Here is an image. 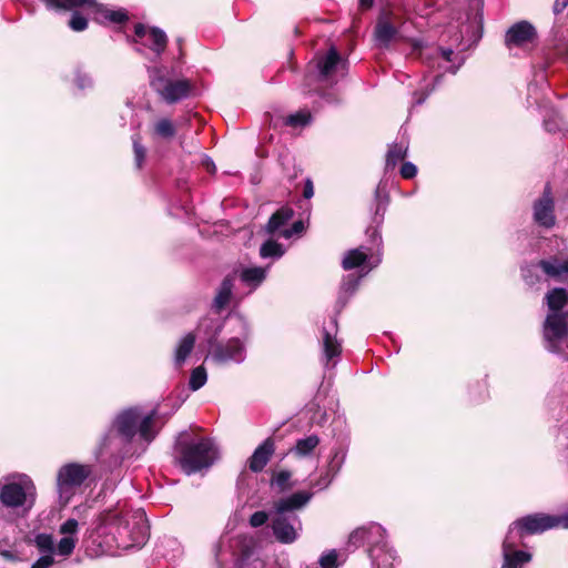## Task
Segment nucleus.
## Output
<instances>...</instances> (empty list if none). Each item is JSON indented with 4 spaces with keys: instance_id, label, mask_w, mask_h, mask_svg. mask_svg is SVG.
I'll list each match as a JSON object with an SVG mask.
<instances>
[{
    "instance_id": "1",
    "label": "nucleus",
    "mask_w": 568,
    "mask_h": 568,
    "mask_svg": "<svg viewBox=\"0 0 568 568\" xmlns=\"http://www.w3.org/2000/svg\"><path fill=\"white\" fill-rule=\"evenodd\" d=\"M155 416V410L144 414L139 407L122 410L113 420L111 429L103 437L98 457L102 459L110 454L112 464L118 466L125 455L121 446L130 444L135 435H139V439L145 445H149L158 434Z\"/></svg>"
},
{
    "instance_id": "2",
    "label": "nucleus",
    "mask_w": 568,
    "mask_h": 568,
    "mask_svg": "<svg viewBox=\"0 0 568 568\" xmlns=\"http://www.w3.org/2000/svg\"><path fill=\"white\" fill-rule=\"evenodd\" d=\"M99 520L100 532L111 536L119 548H140L149 538L148 519L141 508L121 513L109 510L101 514Z\"/></svg>"
},
{
    "instance_id": "3",
    "label": "nucleus",
    "mask_w": 568,
    "mask_h": 568,
    "mask_svg": "<svg viewBox=\"0 0 568 568\" xmlns=\"http://www.w3.org/2000/svg\"><path fill=\"white\" fill-rule=\"evenodd\" d=\"M229 322L233 323L234 332L239 336L230 338L226 343H216L214 341L222 331V324L217 320L205 318L200 325L199 329L205 326L207 329H213L212 335L209 338V345L211 347V357L219 364L225 363H243L246 357L245 342L250 336V326L247 321L241 315L229 316Z\"/></svg>"
},
{
    "instance_id": "4",
    "label": "nucleus",
    "mask_w": 568,
    "mask_h": 568,
    "mask_svg": "<svg viewBox=\"0 0 568 568\" xmlns=\"http://www.w3.org/2000/svg\"><path fill=\"white\" fill-rule=\"evenodd\" d=\"M312 497V493L296 491L274 503L272 530L280 542L292 544L298 538L302 523L295 511L307 505Z\"/></svg>"
},
{
    "instance_id": "5",
    "label": "nucleus",
    "mask_w": 568,
    "mask_h": 568,
    "mask_svg": "<svg viewBox=\"0 0 568 568\" xmlns=\"http://www.w3.org/2000/svg\"><path fill=\"white\" fill-rule=\"evenodd\" d=\"M567 302V291L562 287L552 288L546 294L549 312L544 323V339L551 353L562 354V345L568 347V312L562 311Z\"/></svg>"
},
{
    "instance_id": "6",
    "label": "nucleus",
    "mask_w": 568,
    "mask_h": 568,
    "mask_svg": "<svg viewBox=\"0 0 568 568\" xmlns=\"http://www.w3.org/2000/svg\"><path fill=\"white\" fill-rule=\"evenodd\" d=\"M217 458V448L207 437L190 438L189 433L179 435L175 443V460L186 475L210 468Z\"/></svg>"
},
{
    "instance_id": "7",
    "label": "nucleus",
    "mask_w": 568,
    "mask_h": 568,
    "mask_svg": "<svg viewBox=\"0 0 568 568\" xmlns=\"http://www.w3.org/2000/svg\"><path fill=\"white\" fill-rule=\"evenodd\" d=\"M354 547L367 544L372 565L376 568H394L397 559L395 551L388 547L385 529L379 524H371L354 530L348 538Z\"/></svg>"
},
{
    "instance_id": "8",
    "label": "nucleus",
    "mask_w": 568,
    "mask_h": 568,
    "mask_svg": "<svg viewBox=\"0 0 568 568\" xmlns=\"http://www.w3.org/2000/svg\"><path fill=\"white\" fill-rule=\"evenodd\" d=\"M150 84L166 102L175 103L189 97L191 83L186 79H172L166 67L148 68Z\"/></svg>"
},
{
    "instance_id": "9",
    "label": "nucleus",
    "mask_w": 568,
    "mask_h": 568,
    "mask_svg": "<svg viewBox=\"0 0 568 568\" xmlns=\"http://www.w3.org/2000/svg\"><path fill=\"white\" fill-rule=\"evenodd\" d=\"M36 500V486L26 475L8 480L0 488V501L7 508L29 510Z\"/></svg>"
},
{
    "instance_id": "10",
    "label": "nucleus",
    "mask_w": 568,
    "mask_h": 568,
    "mask_svg": "<svg viewBox=\"0 0 568 568\" xmlns=\"http://www.w3.org/2000/svg\"><path fill=\"white\" fill-rule=\"evenodd\" d=\"M92 468L89 465L70 463L63 465L57 474V491L62 506L69 504L77 489L89 478Z\"/></svg>"
},
{
    "instance_id": "11",
    "label": "nucleus",
    "mask_w": 568,
    "mask_h": 568,
    "mask_svg": "<svg viewBox=\"0 0 568 568\" xmlns=\"http://www.w3.org/2000/svg\"><path fill=\"white\" fill-rule=\"evenodd\" d=\"M135 51L150 60H156L165 50L168 37L165 32L155 27L138 23L134 27Z\"/></svg>"
},
{
    "instance_id": "12",
    "label": "nucleus",
    "mask_w": 568,
    "mask_h": 568,
    "mask_svg": "<svg viewBox=\"0 0 568 568\" xmlns=\"http://www.w3.org/2000/svg\"><path fill=\"white\" fill-rule=\"evenodd\" d=\"M372 241L377 246V253H373L372 248L361 246L358 248L349 250L345 253L342 260V266L344 270L349 271L361 267L364 271L363 275L369 273L373 268L377 267L382 262L379 246L382 244V236L377 229L372 232Z\"/></svg>"
},
{
    "instance_id": "13",
    "label": "nucleus",
    "mask_w": 568,
    "mask_h": 568,
    "mask_svg": "<svg viewBox=\"0 0 568 568\" xmlns=\"http://www.w3.org/2000/svg\"><path fill=\"white\" fill-rule=\"evenodd\" d=\"M525 535L517 520L509 526L503 541L504 561L501 568H519L530 561L531 555L529 552L516 549Z\"/></svg>"
},
{
    "instance_id": "14",
    "label": "nucleus",
    "mask_w": 568,
    "mask_h": 568,
    "mask_svg": "<svg viewBox=\"0 0 568 568\" xmlns=\"http://www.w3.org/2000/svg\"><path fill=\"white\" fill-rule=\"evenodd\" d=\"M517 523L526 535H535L559 526L568 528V514L562 516L534 514L518 519Z\"/></svg>"
},
{
    "instance_id": "15",
    "label": "nucleus",
    "mask_w": 568,
    "mask_h": 568,
    "mask_svg": "<svg viewBox=\"0 0 568 568\" xmlns=\"http://www.w3.org/2000/svg\"><path fill=\"white\" fill-rule=\"evenodd\" d=\"M337 320L332 317L321 333L322 362L327 367L332 363L335 366L342 353V343L337 338Z\"/></svg>"
},
{
    "instance_id": "16",
    "label": "nucleus",
    "mask_w": 568,
    "mask_h": 568,
    "mask_svg": "<svg viewBox=\"0 0 568 568\" xmlns=\"http://www.w3.org/2000/svg\"><path fill=\"white\" fill-rule=\"evenodd\" d=\"M538 266L546 277L557 282H568V258L552 255L538 261Z\"/></svg>"
},
{
    "instance_id": "17",
    "label": "nucleus",
    "mask_w": 568,
    "mask_h": 568,
    "mask_svg": "<svg viewBox=\"0 0 568 568\" xmlns=\"http://www.w3.org/2000/svg\"><path fill=\"white\" fill-rule=\"evenodd\" d=\"M536 38L535 28L527 21L515 23L506 33L505 42L508 47H520L532 42Z\"/></svg>"
},
{
    "instance_id": "18",
    "label": "nucleus",
    "mask_w": 568,
    "mask_h": 568,
    "mask_svg": "<svg viewBox=\"0 0 568 568\" xmlns=\"http://www.w3.org/2000/svg\"><path fill=\"white\" fill-rule=\"evenodd\" d=\"M275 452V443L273 438H266L261 445H258L253 452L252 456L247 460V466L253 473H260L270 462L271 457Z\"/></svg>"
},
{
    "instance_id": "19",
    "label": "nucleus",
    "mask_w": 568,
    "mask_h": 568,
    "mask_svg": "<svg viewBox=\"0 0 568 568\" xmlns=\"http://www.w3.org/2000/svg\"><path fill=\"white\" fill-rule=\"evenodd\" d=\"M535 221L546 227H550L555 223L554 202L548 187L545 190L542 197L534 205Z\"/></svg>"
},
{
    "instance_id": "20",
    "label": "nucleus",
    "mask_w": 568,
    "mask_h": 568,
    "mask_svg": "<svg viewBox=\"0 0 568 568\" xmlns=\"http://www.w3.org/2000/svg\"><path fill=\"white\" fill-rule=\"evenodd\" d=\"M316 67L322 80H327L339 67L344 68L345 63L342 61L337 50L332 47L324 55L317 58Z\"/></svg>"
},
{
    "instance_id": "21",
    "label": "nucleus",
    "mask_w": 568,
    "mask_h": 568,
    "mask_svg": "<svg viewBox=\"0 0 568 568\" xmlns=\"http://www.w3.org/2000/svg\"><path fill=\"white\" fill-rule=\"evenodd\" d=\"M397 28L390 22L388 16L378 18L375 27V40L384 48H387L393 39L397 36Z\"/></svg>"
},
{
    "instance_id": "22",
    "label": "nucleus",
    "mask_w": 568,
    "mask_h": 568,
    "mask_svg": "<svg viewBox=\"0 0 568 568\" xmlns=\"http://www.w3.org/2000/svg\"><path fill=\"white\" fill-rule=\"evenodd\" d=\"M268 267L251 266L242 268L240 273L241 282L251 290L257 288L266 278Z\"/></svg>"
},
{
    "instance_id": "23",
    "label": "nucleus",
    "mask_w": 568,
    "mask_h": 568,
    "mask_svg": "<svg viewBox=\"0 0 568 568\" xmlns=\"http://www.w3.org/2000/svg\"><path fill=\"white\" fill-rule=\"evenodd\" d=\"M234 286V277L227 275L221 283L216 296L213 300V308L216 312L223 310L231 301L232 291Z\"/></svg>"
},
{
    "instance_id": "24",
    "label": "nucleus",
    "mask_w": 568,
    "mask_h": 568,
    "mask_svg": "<svg viewBox=\"0 0 568 568\" xmlns=\"http://www.w3.org/2000/svg\"><path fill=\"white\" fill-rule=\"evenodd\" d=\"M92 9H94L95 12L94 19L99 22L122 23L128 20V14L124 10H111L97 2Z\"/></svg>"
},
{
    "instance_id": "25",
    "label": "nucleus",
    "mask_w": 568,
    "mask_h": 568,
    "mask_svg": "<svg viewBox=\"0 0 568 568\" xmlns=\"http://www.w3.org/2000/svg\"><path fill=\"white\" fill-rule=\"evenodd\" d=\"M195 344V335L193 333H187L184 335L181 341L179 342L175 355H174V363L178 367L182 366L184 362L186 361L187 356L191 354L192 349L194 348Z\"/></svg>"
},
{
    "instance_id": "26",
    "label": "nucleus",
    "mask_w": 568,
    "mask_h": 568,
    "mask_svg": "<svg viewBox=\"0 0 568 568\" xmlns=\"http://www.w3.org/2000/svg\"><path fill=\"white\" fill-rule=\"evenodd\" d=\"M320 437L315 434L308 435L304 438L296 440L294 447L291 449L298 457L310 456L314 449L320 445Z\"/></svg>"
},
{
    "instance_id": "27",
    "label": "nucleus",
    "mask_w": 568,
    "mask_h": 568,
    "mask_svg": "<svg viewBox=\"0 0 568 568\" xmlns=\"http://www.w3.org/2000/svg\"><path fill=\"white\" fill-rule=\"evenodd\" d=\"M293 217V210L290 207H281L268 220L266 232L274 234L280 231Z\"/></svg>"
},
{
    "instance_id": "28",
    "label": "nucleus",
    "mask_w": 568,
    "mask_h": 568,
    "mask_svg": "<svg viewBox=\"0 0 568 568\" xmlns=\"http://www.w3.org/2000/svg\"><path fill=\"white\" fill-rule=\"evenodd\" d=\"M408 145L405 142L394 143L386 155V170L394 169L407 154Z\"/></svg>"
},
{
    "instance_id": "29",
    "label": "nucleus",
    "mask_w": 568,
    "mask_h": 568,
    "mask_svg": "<svg viewBox=\"0 0 568 568\" xmlns=\"http://www.w3.org/2000/svg\"><path fill=\"white\" fill-rule=\"evenodd\" d=\"M78 544V537L74 536H63L57 546H54V554L61 556L63 558L69 557L75 549Z\"/></svg>"
},
{
    "instance_id": "30",
    "label": "nucleus",
    "mask_w": 568,
    "mask_h": 568,
    "mask_svg": "<svg viewBox=\"0 0 568 568\" xmlns=\"http://www.w3.org/2000/svg\"><path fill=\"white\" fill-rule=\"evenodd\" d=\"M292 473L283 469L275 473L271 479V486L278 489V491H286L292 488Z\"/></svg>"
},
{
    "instance_id": "31",
    "label": "nucleus",
    "mask_w": 568,
    "mask_h": 568,
    "mask_svg": "<svg viewBox=\"0 0 568 568\" xmlns=\"http://www.w3.org/2000/svg\"><path fill=\"white\" fill-rule=\"evenodd\" d=\"M260 255L263 258H280L284 255V250L280 243L268 240L262 244L260 248Z\"/></svg>"
},
{
    "instance_id": "32",
    "label": "nucleus",
    "mask_w": 568,
    "mask_h": 568,
    "mask_svg": "<svg viewBox=\"0 0 568 568\" xmlns=\"http://www.w3.org/2000/svg\"><path fill=\"white\" fill-rule=\"evenodd\" d=\"M34 545L40 554L54 555V540L49 534H38L34 537Z\"/></svg>"
},
{
    "instance_id": "33",
    "label": "nucleus",
    "mask_w": 568,
    "mask_h": 568,
    "mask_svg": "<svg viewBox=\"0 0 568 568\" xmlns=\"http://www.w3.org/2000/svg\"><path fill=\"white\" fill-rule=\"evenodd\" d=\"M154 133L155 135L169 140L174 136L175 134V126L173 122L170 119H160L154 124Z\"/></svg>"
},
{
    "instance_id": "34",
    "label": "nucleus",
    "mask_w": 568,
    "mask_h": 568,
    "mask_svg": "<svg viewBox=\"0 0 568 568\" xmlns=\"http://www.w3.org/2000/svg\"><path fill=\"white\" fill-rule=\"evenodd\" d=\"M207 374L203 366L195 367L190 376L189 386L192 390H197L205 385Z\"/></svg>"
},
{
    "instance_id": "35",
    "label": "nucleus",
    "mask_w": 568,
    "mask_h": 568,
    "mask_svg": "<svg viewBox=\"0 0 568 568\" xmlns=\"http://www.w3.org/2000/svg\"><path fill=\"white\" fill-rule=\"evenodd\" d=\"M311 122V113L306 110L298 111L285 119V124L292 128H303Z\"/></svg>"
},
{
    "instance_id": "36",
    "label": "nucleus",
    "mask_w": 568,
    "mask_h": 568,
    "mask_svg": "<svg viewBox=\"0 0 568 568\" xmlns=\"http://www.w3.org/2000/svg\"><path fill=\"white\" fill-rule=\"evenodd\" d=\"M264 564L258 558H255L252 552H245L237 558L236 568H263Z\"/></svg>"
},
{
    "instance_id": "37",
    "label": "nucleus",
    "mask_w": 568,
    "mask_h": 568,
    "mask_svg": "<svg viewBox=\"0 0 568 568\" xmlns=\"http://www.w3.org/2000/svg\"><path fill=\"white\" fill-rule=\"evenodd\" d=\"M132 142H133L135 165L138 169H141L142 164L145 160L146 151H145V148L141 144L139 135H134L132 138Z\"/></svg>"
},
{
    "instance_id": "38",
    "label": "nucleus",
    "mask_w": 568,
    "mask_h": 568,
    "mask_svg": "<svg viewBox=\"0 0 568 568\" xmlns=\"http://www.w3.org/2000/svg\"><path fill=\"white\" fill-rule=\"evenodd\" d=\"M361 277L362 276H355L353 274H349L346 277H344L341 287L342 292L352 295L359 285Z\"/></svg>"
},
{
    "instance_id": "39",
    "label": "nucleus",
    "mask_w": 568,
    "mask_h": 568,
    "mask_svg": "<svg viewBox=\"0 0 568 568\" xmlns=\"http://www.w3.org/2000/svg\"><path fill=\"white\" fill-rule=\"evenodd\" d=\"M337 551L335 549L324 552L318 560L321 568H336L337 567Z\"/></svg>"
},
{
    "instance_id": "40",
    "label": "nucleus",
    "mask_w": 568,
    "mask_h": 568,
    "mask_svg": "<svg viewBox=\"0 0 568 568\" xmlns=\"http://www.w3.org/2000/svg\"><path fill=\"white\" fill-rule=\"evenodd\" d=\"M79 524L75 519L70 518L65 520L59 528V532L63 536L78 537Z\"/></svg>"
},
{
    "instance_id": "41",
    "label": "nucleus",
    "mask_w": 568,
    "mask_h": 568,
    "mask_svg": "<svg viewBox=\"0 0 568 568\" xmlns=\"http://www.w3.org/2000/svg\"><path fill=\"white\" fill-rule=\"evenodd\" d=\"M345 457L346 453L343 449L335 450L329 462L328 468L332 469L334 474H337L345 462Z\"/></svg>"
},
{
    "instance_id": "42",
    "label": "nucleus",
    "mask_w": 568,
    "mask_h": 568,
    "mask_svg": "<svg viewBox=\"0 0 568 568\" xmlns=\"http://www.w3.org/2000/svg\"><path fill=\"white\" fill-rule=\"evenodd\" d=\"M60 3L61 6L59 9H73L80 7L92 8L95 6V0H60Z\"/></svg>"
},
{
    "instance_id": "43",
    "label": "nucleus",
    "mask_w": 568,
    "mask_h": 568,
    "mask_svg": "<svg viewBox=\"0 0 568 568\" xmlns=\"http://www.w3.org/2000/svg\"><path fill=\"white\" fill-rule=\"evenodd\" d=\"M537 270H540V267L538 266V262L536 264L528 265L521 270L523 277L527 284L534 285L539 281L538 276L535 274Z\"/></svg>"
},
{
    "instance_id": "44",
    "label": "nucleus",
    "mask_w": 568,
    "mask_h": 568,
    "mask_svg": "<svg viewBox=\"0 0 568 568\" xmlns=\"http://www.w3.org/2000/svg\"><path fill=\"white\" fill-rule=\"evenodd\" d=\"M336 474L332 469H327L324 474L320 476V478L313 484V487L317 488L318 490L327 488L331 483L333 481Z\"/></svg>"
},
{
    "instance_id": "45",
    "label": "nucleus",
    "mask_w": 568,
    "mask_h": 568,
    "mask_svg": "<svg viewBox=\"0 0 568 568\" xmlns=\"http://www.w3.org/2000/svg\"><path fill=\"white\" fill-rule=\"evenodd\" d=\"M69 27L74 31H83L88 27V20L80 13L75 12L69 21Z\"/></svg>"
},
{
    "instance_id": "46",
    "label": "nucleus",
    "mask_w": 568,
    "mask_h": 568,
    "mask_svg": "<svg viewBox=\"0 0 568 568\" xmlns=\"http://www.w3.org/2000/svg\"><path fill=\"white\" fill-rule=\"evenodd\" d=\"M268 520L266 511H255L250 518V525L254 528L261 527Z\"/></svg>"
},
{
    "instance_id": "47",
    "label": "nucleus",
    "mask_w": 568,
    "mask_h": 568,
    "mask_svg": "<svg viewBox=\"0 0 568 568\" xmlns=\"http://www.w3.org/2000/svg\"><path fill=\"white\" fill-rule=\"evenodd\" d=\"M304 231L303 221H296L290 229H285L281 232V236L284 239H291L294 234H300Z\"/></svg>"
},
{
    "instance_id": "48",
    "label": "nucleus",
    "mask_w": 568,
    "mask_h": 568,
    "mask_svg": "<svg viewBox=\"0 0 568 568\" xmlns=\"http://www.w3.org/2000/svg\"><path fill=\"white\" fill-rule=\"evenodd\" d=\"M54 564L53 555L41 554L40 558L31 566V568H50Z\"/></svg>"
},
{
    "instance_id": "49",
    "label": "nucleus",
    "mask_w": 568,
    "mask_h": 568,
    "mask_svg": "<svg viewBox=\"0 0 568 568\" xmlns=\"http://www.w3.org/2000/svg\"><path fill=\"white\" fill-rule=\"evenodd\" d=\"M92 79L91 77H89L88 74L85 73H82L80 71L77 72V75H75V84L79 89L83 90V89H87V88H91L92 87Z\"/></svg>"
},
{
    "instance_id": "50",
    "label": "nucleus",
    "mask_w": 568,
    "mask_h": 568,
    "mask_svg": "<svg viewBox=\"0 0 568 568\" xmlns=\"http://www.w3.org/2000/svg\"><path fill=\"white\" fill-rule=\"evenodd\" d=\"M417 174V168L412 162H404L400 168V175L404 179H413Z\"/></svg>"
},
{
    "instance_id": "51",
    "label": "nucleus",
    "mask_w": 568,
    "mask_h": 568,
    "mask_svg": "<svg viewBox=\"0 0 568 568\" xmlns=\"http://www.w3.org/2000/svg\"><path fill=\"white\" fill-rule=\"evenodd\" d=\"M454 55V51L449 48H437L434 50V57L436 59H443L446 62L452 61V57Z\"/></svg>"
},
{
    "instance_id": "52",
    "label": "nucleus",
    "mask_w": 568,
    "mask_h": 568,
    "mask_svg": "<svg viewBox=\"0 0 568 568\" xmlns=\"http://www.w3.org/2000/svg\"><path fill=\"white\" fill-rule=\"evenodd\" d=\"M568 6V0H555L552 11L556 16L560 14Z\"/></svg>"
},
{
    "instance_id": "53",
    "label": "nucleus",
    "mask_w": 568,
    "mask_h": 568,
    "mask_svg": "<svg viewBox=\"0 0 568 568\" xmlns=\"http://www.w3.org/2000/svg\"><path fill=\"white\" fill-rule=\"evenodd\" d=\"M314 195V186L311 179H307L304 184L303 196L311 199Z\"/></svg>"
},
{
    "instance_id": "54",
    "label": "nucleus",
    "mask_w": 568,
    "mask_h": 568,
    "mask_svg": "<svg viewBox=\"0 0 568 568\" xmlns=\"http://www.w3.org/2000/svg\"><path fill=\"white\" fill-rule=\"evenodd\" d=\"M43 2H45L47 7L49 9H59L61 3H60V0H42Z\"/></svg>"
},
{
    "instance_id": "55",
    "label": "nucleus",
    "mask_w": 568,
    "mask_h": 568,
    "mask_svg": "<svg viewBox=\"0 0 568 568\" xmlns=\"http://www.w3.org/2000/svg\"><path fill=\"white\" fill-rule=\"evenodd\" d=\"M374 0H359V7L363 9H368L373 6Z\"/></svg>"
},
{
    "instance_id": "56",
    "label": "nucleus",
    "mask_w": 568,
    "mask_h": 568,
    "mask_svg": "<svg viewBox=\"0 0 568 568\" xmlns=\"http://www.w3.org/2000/svg\"><path fill=\"white\" fill-rule=\"evenodd\" d=\"M545 128L549 132H555L557 130V125L552 124L550 121H545Z\"/></svg>"
},
{
    "instance_id": "57",
    "label": "nucleus",
    "mask_w": 568,
    "mask_h": 568,
    "mask_svg": "<svg viewBox=\"0 0 568 568\" xmlns=\"http://www.w3.org/2000/svg\"><path fill=\"white\" fill-rule=\"evenodd\" d=\"M206 166H207L209 170H214L215 169V165H214V163L211 160L206 161Z\"/></svg>"
},
{
    "instance_id": "58",
    "label": "nucleus",
    "mask_w": 568,
    "mask_h": 568,
    "mask_svg": "<svg viewBox=\"0 0 568 568\" xmlns=\"http://www.w3.org/2000/svg\"><path fill=\"white\" fill-rule=\"evenodd\" d=\"M425 99H426V97L418 98V99H416L415 103L416 104H422L425 101Z\"/></svg>"
},
{
    "instance_id": "59",
    "label": "nucleus",
    "mask_w": 568,
    "mask_h": 568,
    "mask_svg": "<svg viewBox=\"0 0 568 568\" xmlns=\"http://www.w3.org/2000/svg\"><path fill=\"white\" fill-rule=\"evenodd\" d=\"M459 65L458 67H455V68H446L447 71H450L453 73H456V71L458 70Z\"/></svg>"
},
{
    "instance_id": "60",
    "label": "nucleus",
    "mask_w": 568,
    "mask_h": 568,
    "mask_svg": "<svg viewBox=\"0 0 568 568\" xmlns=\"http://www.w3.org/2000/svg\"><path fill=\"white\" fill-rule=\"evenodd\" d=\"M3 556L7 557V558L11 557V555L8 551L3 552Z\"/></svg>"
}]
</instances>
